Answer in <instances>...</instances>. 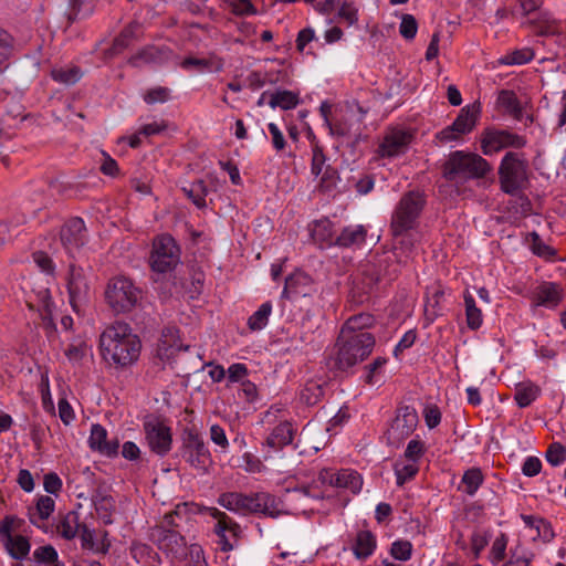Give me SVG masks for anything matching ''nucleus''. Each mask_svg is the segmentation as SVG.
<instances>
[{
    "instance_id": "e2e57ef3",
    "label": "nucleus",
    "mask_w": 566,
    "mask_h": 566,
    "mask_svg": "<svg viewBox=\"0 0 566 566\" xmlns=\"http://www.w3.org/2000/svg\"><path fill=\"white\" fill-rule=\"evenodd\" d=\"M32 259L34 263L46 274H53L55 271V265L53 260L49 256L48 253L43 251H35L32 253Z\"/></svg>"
},
{
    "instance_id": "a878e982",
    "label": "nucleus",
    "mask_w": 566,
    "mask_h": 566,
    "mask_svg": "<svg viewBox=\"0 0 566 566\" xmlns=\"http://www.w3.org/2000/svg\"><path fill=\"white\" fill-rule=\"evenodd\" d=\"M376 546L375 535L370 531L363 530L356 534L352 549L357 559L365 560L374 554Z\"/></svg>"
},
{
    "instance_id": "2f4dec72",
    "label": "nucleus",
    "mask_w": 566,
    "mask_h": 566,
    "mask_svg": "<svg viewBox=\"0 0 566 566\" xmlns=\"http://www.w3.org/2000/svg\"><path fill=\"white\" fill-rule=\"evenodd\" d=\"M497 103L516 120H522L524 117L523 107L513 91L502 90L497 97Z\"/></svg>"
},
{
    "instance_id": "0eeeda50",
    "label": "nucleus",
    "mask_w": 566,
    "mask_h": 566,
    "mask_svg": "<svg viewBox=\"0 0 566 566\" xmlns=\"http://www.w3.org/2000/svg\"><path fill=\"white\" fill-rule=\"evenodd\" d=\"M424 206L426 197L423 192L410 190L402 195L392 214L391 233L398 235L415 229Z\"/></svg>"
},
{
    "instance_id": "f257e3e1",
    "label": "nucleus",
    "mask_w": 566,
    "mask_h": 566,
    "mask_svg": "<svg viewBox=\"0 0 566 566\" xmlns=\"http://www.w3.org/2000/svg\"><path fill=\"white\" fill-rule=\"evenodd\" d=\"M352 321L342 326L334 348L327 358V366L332 370L347 373L358 364L365 361L376 345L374 335L363 328H356Z\"/></svg>"
},
{
    "instance_id": "423d86ee",
    "label": "nucleus",
    "mask_w": 566,
    "mask_h": 566,
    "mask_svg": "<svg viewBox=\"0 0 566 566\" xmlns=\"http://www.w3.org/2000/svg\"><path fill=\"white\" fill-rule=\"evenodd\" d=\"M497 175L501 190L506 195L516 196L528 186V164L518 153L504 155Z\"/></svg>"
},
{
    "instance_id": "473e14b6",
    "label": "nucleus",
    "mask_w": 566,
    "mask_h": 566,
    "mask_svg": "<svg viewBox=\"0 0 566 566\" xmlns=\"http://www.w3.org/2000/svg\"><path fill=\"white\" fill-rule=\"evenodd\" d=\"M300 104V96L292 91H276L270 94L269 105L272 108L280 107L283 111L295 108Z\"/></svg>"
},
{
    "instance_id": "c9c22d12",
    "label": "nucleus",
    "mask_w": 566,
    "mask_h": 566,
    "mask_svg": "<svg viewBox=\"0 0 566 566\" xmlns=\"http://www.w3.org/2000/svg\"><path fill=\"white\" fill-rule=\"evenodd\" d=\"M539 395V388L532 382L518 384L515 389L514 399L518 407L530 406Z\"/></svg>"
},
{
    "instance_id": "49530a36",
    "label": "nucleus",
    "mask_w": 566,
    "mask_h": 566,
    "mask_svg": "<svg viewBox=\"0 0 566 566\" xmlns=\"http://www.w3.org/2000/svg\"><path fill=\"white\" fill-rule=\"evenodd\" d=\"M533 57L534 52L531 49L525 48L507 53L500 59V63L504 65H522L530 62Z\"/></svg>"
},
{
    "instance_id": "338daca9",
    "label": "nucleus",
    "mask_w": 566,
    "mask_h": 566,
    "mask_svg": "<svg viewBox=\"0 0 566 566\" xmlns=\"http://www.w3.org/2000/svg\"><path fill=\"white\" fill-rule=\"evenodd\" d=\"M394 241H395V249L401 250L402 252H410L415 245V239L413 235L410 233V231H406L401 234H395L392 233Z\"/></svg>"
},
{
    "instance_id": "0e129e2a",
    "label": "nucleus",
    "mask_w": 566,
    "mask_h": 566,
    "mask_svg": "<svg viewBox=\"0 0 566 566\" xmlns=\"http://www.w3.org/2000/svg\"><path fill=\"white\" fill-rule=\"evenodd\" d=\"M471 549L474 554V558H479L482 551L485 548V546L489 544V535L485 532H474L471 535Z\"/></svg>"
},
{
    "instance_id": "58836bf2",
    "label": "nucleus",
    "mask_w": 566,
    "mask_h": 566,
    "mask_svg": "<svg viewBox=\"0 0 566 566\" xmlns=\"http://www.w3.org/2000/svg\"><path fill=\"white\" fill-rule=\"evenodd\" d=\"M163 51L159 48L149 45L139 50L136 54L132 55L128 64L133 67H139L142 63H154L160 60Z\"/></svg>"
},
{
    "instance_id": "7c9ffc66",
    "label": "nucleus",
    "mask_w": 566,
    "mask_h": 566,
    "mask_svg": "<svg viewBox=\"0 0 566 566\" xmlns=\"http://www.w3.org/2000/svg\"><path fill=\"white\" fill-rule=\"evenodd\" d=\"M130 552L133 558L142 566H159L161 563L159 555L149 545L133 544Z\"/></svg>"
},
{
    "instance_id": "9d476101",
    "label": "nucleus",
    "mask_w": 566,
    "mask_h": 566,
    "mask_svg": "<svg viewBox=\"0 0 566 566\" xmlns=\"http://www.w3.org/2000/svg\"><path fill=\"white\" fill-rule=\"evenodd\" d=\"M180 262V249L175 239L169 234L157 237L153 242V250L149 258L150 268L154 272L169 273Z\"/></svg>"
},
{
    "instance_id": "69168bd1",
    "label": "nucleus",
    "mask_w": 566,
    "mask_h": 566,
    "mask_svg": "<svg viewBox=\"0 0 566 566\" xmlns=\"http://www.w3.org/2000/svg\"><path fill=\"white\" fill-rule=\"evenodd\" d=\"M187 557L190 558V566H208L203 549L198 544L187 546Z\"/></svg>"
},
{
    "instance_id": "774afa93",
    "label": "nucleus",
    "mask_w": 566,
    "mask_h": 566,
    "mask_svg": "<svg viewBox=\"0 0 566 566\" xmlns=\"http://www.w3.org/2000/svg\"><path fill=\"white\" fill-rule=\"evenodd\" d=\"M87 350V346L84 340L77 339L73 344L69 346V348L65 352V355L67 358L72 361H78L81 360Z\"/></svg>"
},
{
    "instance_id": "c756f323",
    "label": "nucleus",
    "mask_w": 566,
    "mask_h": 566,
    "mask_svg": "<svg viewBox=\"0 0 566 566\" xmlns=\"http://www.w3.org/2000/svg\"><path fill=\"white\" fill-rule=\"evenodd\" d=\"M479 115V109L475 106H465L462 108L452 123L453 128L457 129L458 134L464 135L470 133L475 126Z\"/></svg>"
},
{
    "instance_id": "864d4df0",
    "label": "nucleus",
    "mask_w": 566,
    "mask_h": 566,
    "mask_svg": "<svg viewBox=\"0 0 566 566\" xmlns=\"http://www.w3.org/2000/svg\"><path fill=\"white\" fill-rule=\"evenodd\" d=\"M417 30L418 23L416 18L408 13L402 14L401 22L399 25V32L401 36L405 38L406 40H412L417 34Z\"/></svg>"
},
{
    "instance_id": "cd10ccee",
    "label": "nucleus",
    "mask_w": 566,
    "mask_h": 566,
    "mask_svg": "<svg viewBox=\"0 0 566 566\" xmlns=\"http://www.w3.org/2000/svg\"><path fill=\"white\" fill-rule=\"evenodd\" d=\"M54 500L48 495H42L38 499L35 507L29 510L30 522L40 527V523L48 520L54 512Z\"/></svg>"
},
{
    "instance_id": "2eb2a0df",
    "label": "nucleus",
    "mask_w": 566,
    "mask_h": 566,
    "mask_svg": "<svg viewBox=\"0 0 566 566\" xmlns=\"http://www.w3.org/2000/svg\"><path fill=\"white\" fill-rule=\"evenodd\" d=\"M526 139L506 129L486 128L481 135V150L484 155L491 156L504 148H522Z\"/></svg>"
},
{
    "instance_id": "6e6d98bb",
    "label": "nucleus",
    "mask_w": 566,
    "mask_h": 566,
    "mask_svg": "<svg viewBox=\"0 0 566 566\" xmlns=\"http://www.w3.org/2000/svg\"><path fill=\"white\" fill-rule=\"evenodd\" d=\"M424 443L419 439H412L409 441L405 450L403 457L407 461H415L416 463H418V461L424 454Z\"/></svg>"
},
{
    "instance_id": "ea45409f",
    "label": "nucleus",
    "mask_w": 566,
    "mask_h": 566,
    "mask_svg": "<svg viewBox=\"0 0 566 566\" xmlns=\"http://www.w3.org/2000/svg\"><path fill=\"white\" fill-rule=\"evenodd\" d=\"M483 480L482 471L479 468L467 470L461 480L463 491L469 495H474L483 483Z\"/></svg>"
},
{
    "instance_id": "09e8293b",
    "label": "nucleus",
    "mask_w": 566,
    "mask_h": 566,
    "mask_svg": "<svg viewBox=\"0 0 566 566\" xmlns=\"http://www.w3.org/2000/svg\"><path fill=\"white\" fill-rule=\"evenodd\" d=\"M509 543V537L505 533H501L492 543V547L490 551V560L493 564H497L505 558L506 547Z\"/></svg>"
},
{
    "instance_id": "20e7f679",
    "label": "nucleus",
    "mask_w": 566,
    "mask_h": 566,
    "mask_svg": "<svg viewBox=\"0 0 566 566\" xmlns=\"http://www.w3.org/2000/svg\"><path fill=\"white\" fill-rule=\"evenodd\" d=\"M217 502L226 510L240 515L263 514L277 517L281 513L276 506L275 497L265 492L252 494L227 492L220 494Z\"/></svg>"
},
{
    "instance_id": "6ab92c4d",
    "label": "nucleus",
    "mask_w": 566,
    "mask_h": 566,
    "mask_svg": "<svg viewBox=\"0 0 566 566\" xmlns=\"http://www.w3.org/2000/svg\"><path fill=\"white\" fill-rule=\"evenodd\" d=\"M317 287L314 280L303 271H295L285 279L281 297L283 300L297 301L316 294Z\"/></svg>"
},
{
    "instance_id": "de8ad7c7",
    "label": "nucleus",
    "mask_w": 566,
    "mask_h": 566,
    "mask_svg": "<svg viewBox=\"0 0 566 566\" xmlns=\"http://www.w3.org/2000/svg\"><path fill=\"white\" fill-rule=\"evenodd\" d=\"M95 510L98 515L106 522L109 521L112 512L115 509V501L111 495L97 494L94 497Z\"/></svg>"
},
{
    "instance_id": "a19ab883",
    "label": "nucleus",
    "mask_w": 566,
    "mask_h": 566,
    "mask_svg": "<svg viewBox=\"0 0 566 566\" xmlns=\"http://www.w3.org/2000/svg\"><path fill=\"white\" fill-rule=\"evenodd\" d=\"M394 469L397 478V484L402 485L415 478L419 471V465L415 461L398 460L396 461Z\"/></svg>"
},
{
    "instance_id": "7ed1b4c3",
    "label": "nucleus",
    "mask_w": 566,
    "mask_h": 566,
    "mask_svg": "<svg viewBox=\"0 0 566 566\" xmlns=\"http://www.w3.org/2000/svg\"><path fill=\"white\" fill-rule=\"evenodd\" d=\"M492 171L490 163L476 153L451 151L442 165V177L450 182L485 178Z\"/></svg>"
},
{
    "instance_id": "603ef678",
    "label": "nucleus",
    "mask_w": 566,
    "mask_h": 566,
    "mask_svg": "<svg viewBox=\"0 0 566 566\" xmlns=\"http://www.w3.org/2000/svg\"><path fill=\"white\" fill-rule=\"evenodd\" d=\"M323 396V389L316 382H308L301 391V400L306 405H316Z\"/></svg>"
},
{
    "instance_id": "9b49d317",
    "label": "nucleus",
    "mask_w": 566,
    "mask_h": 566,
    "mask_svg": "<svg viewBox=\"0 0 566 566\" xmlns=\"http://www.w3.org/2000/svg\"><path fill=\"white\" fill-rule=\"evenodd\" d=\"M419 422L418 413L411 406H399L396 416L386 431L388 444L399 447L416 430Z\"/></svg>"
},
{
    "instance_id": "aec40b11",
    "label": "nucleus",
    "mask_w": 566,
    "mask_h": 566,
    "mask_svg": "<svg viewBox=\"0 0 566 566\" xmlns=\"http://www.w3.org/2000/svg\"><path fill=\"white\" fill-rule=\"evenodd\" d=\"M295 428L292 422L287 420L280 421L269 433L263 447L268 448L269 451L264 455V459H269L272 452L281 451L284 447L291 444L294 439Z\"/></svg>"
},
{
    "instance_id": "a18cd8bd",
    "label": "nucleus",
    "mask_w": 566,
    "mask_h": 566,
    "mask_svg": "<svg viewBox=\"0 0 566 566\" xmlns=\"http://www.w3.org/2000/svg\"><path fill=\"white\" fill-rule=\"evenodd\" d=\"M34 559L49 566H63L59 563L57 552L52 545L40 546L33 552Z\"/></svg>"
},
{
    "instance_id": "72a5a7b5",
    "label": "nucleus",
    "mask_w": 566,
    "mask_h": 566,
    "mask_svg": "<svg viewBox=\"0 0 566 566\" xmlns=\"http://www.w3.org/2000/svg\"><path fill=\"white\" fill-rule=\"evenodd\" d=\"M311 234L314 241L321 244L334 245L333 223L328 219L315 221L311 229Z\"/></svg>"
},
{
    "instance_id": "a211bd4d",
    "label": "nucleus",
    "mask_w": 566,
    "mask_h": 566,
    "mask_svg": "<svg viewBox=\"0 0 566 566\" xmlns=\"http://www.w3.org/2000/svg\"><path fill=\"white\" fill-rule=\"evenodd\" d=\"M317 481L323 485L348 489L353 493H358L363 486L361 476L350 469H342L339 471L323 469L318 473Z\"/></svg>"
},
{
    "instance_id": "b1692460",
    "label": "nucleus",
    "mask_w": 566,
    "mask_h": 566,
    "mask_svg": "<svg viewBox=\"0 0 566 566\" xmlns=\"http://www.w3.org/2000/svg\"><path fill=\"white\" fill-rule=\"evenodd\" d=\"M139 29L140 25L138 22H130L126 25L114 39L112 46L104 51L105 59H113L129 48V45L137 40V31Z\"/></svg>"
},
{
    "instance_id": "8fccbe9b",
    "label": "nucleus",
    "mask_w": 566,
    "mask_h": 566,
    "mask_svg": "<svg viewBox=\"0 0 566 566\" xmlns=\"http://www.w3.org/2000/svg\"><path fill=\"white\" fill-rule=\"evenodd\" d=\"M387 361L388 360L385 357H376L370 364H368L365 367V382L368 385L376 384V377L382 373V369Z\"/></svg>"
},
{
    "instance_id": "680f3d73",
    "label": "nucleus",
    "mask_w": 566,
    "mask_h": 566,
    "mask_svg": "<svg viewBox=\"0 0 566 566\" xmlns=\"http://www.w3.org/2000/svg\"><path fill=\"white\" fill-rule=\"evenodd\" d=\"M521 518L526 526L536 528L538 535H541V532L543 530L544 534L549 532V535L553 536L551 524L546 522L544 518L526 514H522Z\"/></svg>"
},
{
    "instance_id": "c03bdc74",
    "label": "nucleus",
    "mask_w": 566,
    "mask_h": 566,
    "mask_svg": "<svg viewBox=\"0 0 566 566\" xmlns=\"http://www.w3.org/2000/svg\"><path fill=\"white\" fill-rule=\"evenodd\" d=\"M78 534L81 537L82 548L102 553H106L108 551V543L105 544L102 542L101 546L95 544V532L90 530L86 525L83 524L81 526Z\"/></svg>"
},
{
    "instance_id": "79ce46f5",
    "label": "nucleus",
    "mask_w": 566,
    "mask_h": 566,
    "mask_svg": "<svg viewBox=\"0 0 566 566\" xmlns=\"http://www.w3.org/2000/svg\"><path fill=\"white\" fill-rule=\"evenodd\" d=\"M24 521L15 515H7L0 521V537L6 539L19 535L22 531Z\"/></svg>"
},
{
    "instance_id": "5fc2aeb1",
    "label": "nucleus",
    "mask_w": 566,
    "mask_h": 566,
    "mask_svg": "<svg viewBox=\"0 0 566 566\" xmlns=\"http://www.w3.org/2000/svg\"><path fill=\"white\" fill-rule=\"evenodd\" d=\"M13 38L0 28V67L8 61L13 50Z\"/></svg>"
},
{
    "instance_id": "39448f33",
    "label": "nucleus",
    "mask_w": 566,
    "mask_h": 566,
    "mask_svg": "<svg viewBox=\"0 0 566 566\" xmlns=\"http://www.w3.org/2000/svg\"><path fill=\"white\" fill-rule=\"evenodd\" d=\"M90 269L87 258L84 255L71 259L69 263L66 286L70 304L77 316L86 315V308L90 305L91 287L86 276V270Z\"/></svg>"
},
{
    "instance_id": "e433bc0d",
    "label": "nucleus",
    "mask_w": 566,
    "mask_h": 566,
    "mask_svg": "<svg viewBox=\"0 0 566 566\" xmlns=\"http://www.w3.org/2000/svg\"><path fill=\"white\" fill-rule=\"evenodd\" d=\"M82 75L83 73L78 66L55 67L51 71L52 78L65 85L77 83Z\"/></svg>"
},
{
    "instance_id": "f3484780",
    "label": "nucleus",
    "mask_w": 566,
    "mask_h": 566,
    "mask_svg": "<svg viewBox=\"0 0 566 566\" xmlns=\"http://www.w3.org/2000/svg\"><path fill=\"white\" fill-rule=\"evenodd\" d=\"M159 549L170 555L174 559L184 560L187 558V543L176 530L156 526L150 534Z\"/></svg>"
},
{
    "instance_id": "bf43d9fd",
    "label": "nucleus",
    "mask_w": 566,
    "mask_h": 566,
    "mask_svg": "<svg viewBox=\"0 0 566 566\" xmlns=\"http://www.w3.org/2000/svg\"><path fill=\"white\" fill-rule=\"evenodd\" d=\"M209 436L212 443H214L221 451H227L229 448V440L221 426L217 423L210 426Z\"/></svg>"
},
{
    "instance_id": "4468645a",
    "label": "nucleus",
    "mask_w": 566,
    "mask_h": 566,
    "mask_svg": "<svg viewBox=\"0 0 566 566\" xmlns=\"http://www.w3.org/2000/svg\"><path fill=\"white\" fill-rule=\"evenodd\" d=\"M62 245L66 250L70 259L86 256L82 248L87 242V231L82 218L74 217L67 220L60 231Z\"/></svg>"
},
{
    "instance_id": "37998d69",
    "label": "nucleus",
    "mask_w": 566,
    "mask_h": 566,
    "mask_svg": "<svg viewBox=\"0 0 566 566\" xmlns=\"http://www.w3.org/2000/svg\"><path fill=\"white\" fill-rule=\"evenodd\" d=\"M531 238H532L531 249L535 255L543 258L546 261L555 260V258L557 255L556 249L544 243L543 240L541 239L539 234L535 231L531 233Z\"/></svg>"
},
{
    "instance_id": "052dcab7",
    "label": "nucleus",
    "mask_w": 566,
    "mask_h": 566,
    "mask_svg": "<svg viewBox=\"0 0 566 566\" xmlns=\"http://www.w3.org/2000/svg\"><path fill=\"white\" fill-rule=\"evenodd\" d=\"M546 460L557 467L566 460V448L560 443H553L546 451Z\"/></svg>"
},
{
    "instance_id": "393cba45",
    "label": "nucleus",
    "mask_w": 566,
    "mask_h": 566,
    "mask_svg": "<svg viewBox=\"0 0 566 566\" xmlns=\"http://www.w3.org/2000/svg\"><path fill=\"white\" fill-rule=\"evenodd\" d=\"M562 300L560 290L557 284L545 282L538 285L534 292V304L547 308L556 307Z\"/></svg>"
},
{
    "instance_id": "1a4fd4ad",
    "label": "nucleus",
    "mask_w": 566,
    "mask_h": 566,
    "mask_svg": "<svg viewBox=\"0 0 566 566\" xmlns=\"http://www.w3.org/2000/svg\"><path fill=\"white\" fill-rule=\"evenodd\" d=\"M181 455L190 467L202 473H206L212 464L211 452L196 428L184 430Z\"/></svg>"
},
{
    "instance_id": "4c0bfd02",
    "label": "nucleus",
    "mask_w": 566,
    "mask_h": 566,
    "mask_svg": "<svg viewBox=\"0 0 566 566\" xmlns=\"http://www.w3.org/2000/svg\"><path fill=\"white\" fill-rule=\"evenodd\" d=\"M182 191L199 209L207 206L206 197L208 195V188L203 180L193 181L189 187H184Z\"/></svg>"
},
{
    "instance_id": "13d9d810",
    "label": "nucleus",
    "mask_w": 566,
    "mask_h": 566,
    "mask_svg": "<svg viewBox=\"0 0 566 566\" xmlns=\"http://www.w3.org/2000/svg\"><path fill=\"white\" fill-rule=\"evenodd\" d=\"M412 545L408 541H396L391 545L390 554L395 559L408 560L411 557Z\"/></svg>"
},
{
    "instance_id": "412c9836",
    "label": "nucleus",
    "mask_w": 566,
    "mask_h": 566,
    "mask_svg": "<svg viewBox=\"0 0 566 566\" xmlns=\"http://www.w3.org/2000/svg\"><path fill=\"white\" fill-rule=\"evenodd\" d=\"M87 442L91 450L96 451L104 457L114 458L118 454V440H107V430L102 424L95 423L91 427V433Z\"/></svg>"
},
{
    "instance_id": "f704fd0d",
    "label": "nucleus",
    "mask_w": 566,
    "mask_h": 566,
    "mask_svg": "<svg viewBox=\"0 0 566 566\" xmlns=\"http://www.w3.org/2000/svg\"><path fill=\"white\" fill-rule=\"evenodd\" d=\"M83 524L78 521L76 512H69L57 524V533L65 539H73Z\"/></svg>"
},
{
    "instance_id": "f03ea898",
    "label": "nucleus",
    "mask_w": 566,
    "mask_h": 566,
    "mask_svg": "<svg viewBox=\"0 0 566 566\" xmlns=\"http://www.w3.org/2000/svg\"><path fill=\"white\" fill-rule=\"evenodd\" d=\"M99 347L105 361L123 369L137 361L142 344L125 321H115L102 333Z\"/></svg>"
},
{
    "instance_id": "6e6552de",
    "label": "nucleus",
    "mask_w": 566,
    "mask_h": 566,
    "mask_svg": "<svg viewBox=\"0 0 566 566\" xmlns=\"http://www.w3.org/2000/svg\"><path fill=\"white\" fill-rule=\"evenodd\" d=\"M142 297V291L125 276L109 280L105 290V300L115 314L133 310Z\"/></svg>"
},
{
    "instance_id": "4be33fe9",
    "label": "nucleus",
    "mask_w": 566,
    "mask_h": 566,
    "mask_svg": "<svg viewBox=\"0 0 566 566\" xmlns=\"http://www.w3.org/2000/svg\"><path fill=\"white\" fill-rule=\"evenodd\" d=\"M411 135L403 130H392L384 137L379 145V155L381 157H396L407 151Z\"/></svg>"
},
{
    "instance_id": "ddd939ff",
    "label": "nucleus",
    "mask_w": 566,
    "mask_h": 566,
    "mask_svg": "<svg viewBox=\"0 0 566 566\" xmlns=\"http://www.w3.org/2000/svg\"><path fill=\"white\" fill-rule=\"evenodd\" d=\"M190 344L176 324H168L161 329L156 347V356L164 364H171L177 354L181 350L187 352Z\"/></svg>"
},
{
    "instance_id": "bb28decb",
    "label": "nucleus",
    "mask_w": 566,
    "mask_h": 566,
    "mask_svg": "<svg viewBox=\"0 0 566 566\" xmlns=\"http://www.w3.org/2000/svg\"><path fill=\"white\" fill-rule=\"evenodd\" d=\"M366 230L363 226L346 227L335 237L334 245L340 248H350L360 245L366 240Z\"/></svg>"
},
{
    "instance_id": "3c124183",
    "label": "nucleus",
    "mask_w": 566,
    "mask_h": 566,
    "mask_svg": "<svg viewBox=\"0 0 566 566\" xmlns=\"http://www.w3.org/2000/svg\"><path fill=\"white\" fill-rule=\"evenodd\" d=\"M36 306L40 318L45 319L53 317V303L48 290L39 293Z\"/></svg>"
},
{
    "instance_id": "dca6fc26",
    "label": "nucleus",
    "mask_w": 566,
    "mask_h": 566,
    "mask_svg": "<svg viewBox=\"0 0 566 566\" xmlns=\"http://www.w3.org/2000/svg\"><path fill=\"white\" fill-rule=\"evenodd\" d=\"M148 447L158 455H166L171 450L172 433L169 426L158 418H149L144 422Z\"/></svg>"
},
{
    "instance_id": "f8f14e48",
    "label": "nucleus",
    "mask_w": 566,
    "mask_h": 566,
    "mask_svg": "<svg viewBox=\"0 0 566 566\" xmlns=\"http://www.w3.org/2000/svg\"><path fill=\"white\" fill-rule=\"evenodd\" d=\"M205 513L216 521L213 533L218 537L217 543L220 549L224 553L232 551L234 542L240 537L241 526L227 513L217 507H206Z\"/></svg>"
},
{
    "instance_id": "5701e85b",
    "label": "nucleus",
    "mask_w": 566,
    "mask_h": 566,
    "mask_svg": "<svg viewBox=\"0 0 566 566\" xmlns=\"http://www.w3.org/2000/svg\"><path fill=\"white\" fill-rule=\"evenodd\" d=\"M446 304V290L440 283L436 282L427 287L424 303L426 318H437L439 316H444Z\"/></svg>"
},
{
    "instance_id": "c85d7f7f",
    "label": "nucleus",
    "mask_w": 566,
    "mask_h": 566,
    "mask_svg": "<svg viewBox=\"0 0 566 566\" xmlns=\"http://www.w3.org/2000/svg\"><path fill=\"white\" fill-rule=\"evenodd\" d=\"M2 543L8 552V554L18 560L24 559L31 549V544L28 537L23 535H15L13 537H9L2 539Z\"/></svg>"
},
{
    "instance_id": "4d7b16f0",
    "label": "nucleus",
    "mask_w": 566,
    "mask_h": 566,
    "mask_svg": "<svg viewBox=\"0 0 566 566\" xmlns=\"http://www.w3.org/2000/svg\"><path fill=\"white\" fill-rule=\"evenodd\" d=\"M170 98V91L164 86H157L148 90L144 95V101L151 105L156 103H165Z\"/></svg>"
}]
</instances>
